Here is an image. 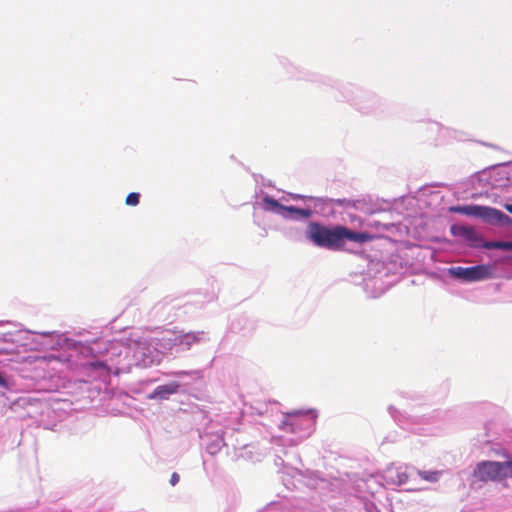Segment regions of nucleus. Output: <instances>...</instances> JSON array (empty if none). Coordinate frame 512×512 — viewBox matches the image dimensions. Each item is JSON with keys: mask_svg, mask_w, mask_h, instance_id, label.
<instances>
[{"mask_svg": "<svg viewBox=\"0 0 512 512\" xmlns=\"http://www.w3.org/2000/svg\"><path fill=\"white\" fill-rule=\"evenodd\" d=\"M452 232L456 235L464 237L474 247H479L481 243V237L478 235L476 230L471 226H459L452 227Z\"/></svg>", "mask_w": 512, "mask_h": 512, "instance_id": "5", "label": "nucleus"}, {"mask_svg": "<svg viewBox=\"0 0 512 512\" xmlns=\"http://www.w3.org/2000/svg\"><path fill=\"white\" fill-rule=\"evenodd\" d=\"M0 386L4 387V388H8V382L1 374H0Z\"/></svg>", "mask_w": 512, "mask_h": 512, "instance_id": "15", "label": "nucleus"}, {"mask_svg": "<svg viewBox=\"0 0 512 512\" xmlns=\"http://www.w3.org/2000/svg\"><path fill=\"white\" fill-rule=\"evenodd\" d=\"M473 477L481 482L501 481L512 477V461H482L473 471Z\"/></svg>", "mask_w": 512, "mask_h": 512, "instance_id": "2", "label": "nucleus"}, {"mask_svg": "<svg viewBox=\"0 0 512 512\" xmlns=\"http://www.w3.org/2000/svg\"><path fill=\"white\" fill-rule=\"evenodd\" d=\"M451 275L466 282L480 281L490 277V268L485 265L472 267H454L450 269Z\"/></svg>", "mask_w": 512, "mask_h": 512, "instance_id": "4", "label": "nucleus"}, {"mask_svg": "<svg viewBox=\"0 0 512 512\" xmlns=\"http://www.w3.org/2000/svg\"><path fill=\"white\" fill-rule=\"evenodd\" d=\"M486 249H502L512 251V241H486L480 243Z\"/></svg>", "mask_w": 512, "mask_h": 512, "instance_id": "8", "label": "nucleus"}, {"mask_svg": "<svg viewBox=\"0 0 512 512\" xmlns=\"http://www.w3.org/2000/svg\"><path fill=\"white\" fill-rule=\"evenodd\" d=\"M505 209L512 214V204H506Z\"/></svg>", "mask_w": 512, "mask_h": 512, "instance_id": "16", "label": "nucleus"}, {"mask_svg": "<svg viewBox=\"0 0 512 512\" xmlns=\"http://www.w3.org/2000/svg\"><path fill=\"white\" fill-rule=\"evenodd\" d=\"M264 204L266 206V209L273 210V211H280V210L286 211V207H287V206H283L282 204H280L277 200H275L273 198H269V197H266L264 199Z\"/></svg>", "mask_w": 512, "mask_h": 512, "instance_id": "11", "label": "nucleus"}, {"mask_svg": "<svg viewBox=\"0 0 512 512\" xmlns=\"http://www.w3.org/2000/svg\"><path fill=\"white\" fill-rule=\"evenodd\" d=\"M178 388H179V385L177 383L161 385V386H158L154 390V396H158L160 398H165L168 395L176 393Z\"/></svg>", "mask_w": 512, "mask_h": 512, "instance_id": "7", "label": "nucleus"}, {"mask_svg": "<svg viewBox=\"0 0 512 512\" xmlns=\"http://www.w3.org/2000/svg\"><path fill=\"white\" fill-rule=\"evenodd\" d=\"M441 474V471H418V475L429 482H437Z\"/></svg>", "mask_w": 512, "mask_h": 512, "instance_id": "10", "label": "nucleus"}, {"mask_svg": "<svg viewBox=\"0 0 512 512\" xmlns=\"http://www.w3.org/2000/svg\"><path fill=\"white\" fill-rule=\"evenodd\" d=\"M179 479H180V476L178 473H176V472L172 473L171 478H170V484L172 486H175L179 482Z\"/></svg>", "mask_w": 512, "mask_h": 512, "instance_id": "14", "label": "nucleus"}, {"mask_svg": "<svg viewBox=\"0 0 512 512\" xmlns=\"http://www.w3.org/2000/svg\"><path fill=\"white\" fill-rule=\"evenodd\" d=\"M202 334H203L202 332H198V333L189 332V333L181 334L175 339V341H176V344L183 345L186 348H190L191 346H193L194 344L198 343L201 340L200 335H202Z\"/></svg>", "mask_w": 512, "mask_h": 512, "instance_id": "6", "label": "nucleus"}, {"mask_svg": "<svg viewBox=\"0 0 512 512\" xmlns=\"http://www.w3.org/2000/svg\"><path fill=\"white\" fill-rule=\"evenodd\" d=\"M128 341H129V345L133 346L137 350H148L147 347H146L147 346V341L145 339L141 338V337H139V338L130 337L128 339ZM142 355H143L144 358L149 356V354L146 353L145 351H142ZM143 361L145 362V359H143Z\"/></svg>", "mask_w": 512, "mask_h": 512, "instance_id": "9", "label": "nucleus"}, {"mask_svg": "<svg viewBox=\"0 0 512 512\" xmlns=\"http://www.w3.org/2000/svg\"><path fill=\"white\" fill-rule=\"evenodd\" d=\"M140 201V194L136 192H131L127 195L125 199V203L128 206H136L139 204Z\"/></svg>", "mask_w": 512, "mask_h": 512, "instance_id": "13", "label": "nucleus"}, {"mask_svg": "<svg viewBox=\"0 0 512 512\" xmlns=\"http://www.w3.org/2000/svg\"><path fill=\"white\" fill-rule=\"evenodd\" d=\"M286 211L302 218H309L312 215V211L310 209H303L294 206L286 207Z\"/></svg>", "mask_w": 512, "mask_h": 512, "instance_id": "12", "label": "nucleus"}, {"mask_svg": "<svg viewBox=\"0 0 512 512\" xmlns=\"http://www.w3.org/2000/svg\"><path fill=\"white\" fill-rule=\"evenodd\" d=\"M306 237L318 247L335 251L342 250L347 240L365 243L373 239V236L367 232L352 231L342 225L327 227L318 222L308 224Z\"/></svg>", "mask_w": 512, "mask_h": 512, "instance_id": "1", "label": "nucleus"}, {"mask_svg": "<svg viewBox=\"0 0 512 512\" xmlns=\"http://www.w3.org/2000/svg\"><path fill=\"white\" fill-rule=\"evenodd\" d=\"M455 210L467 216L481 218L489 224L500 226L512 225V218L496 208L480 205H467L458 207Z\"/></svg>", "mask_w": 512, "mask_h": 512, "instance_id": "3", "label": "nucleus"}]
</instances>
